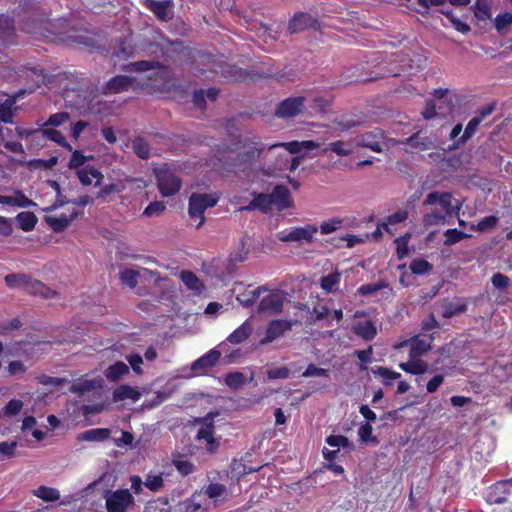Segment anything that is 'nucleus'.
<instances>
[{
	"mask_svg": "<svg viewBox=\"0 0 512 512\" xmlns=\"http://www.w3.org/2000/svg\"><path fill=\"white\" fill-rule=\"evenodd\" d=\"M131 71L135 72V76L119 75L112 78L106 85L109 93H121L129 88L144 89L150 85V81H157L162 75V67L155 62L139 61L129 64Z\"/></svg>",
	"mask_w": 512,
	"mask_h": 512,
	"instance_id": "f257e3e1",
	"label": "nucleus"
},
{
	"mask_svg": "<svg viewBox=\"0 0 512 512\" xmlns=\"http://www.w3.org/2000/svg\"><path fill=\"white\" fill-rule=\"evenodd\" d=\"M422 204L426 207L439 206L424 214L422 223L426 229L444 224L446 218L452 214V195L449 192H430Z\"/></svg>",
	"mask_w": 512,
	"mask_h": 512,
	"instance_id": "f03ea898",
	"label": "nucleus"
},
{
	"mask_svg": "<svg viewBox=\"0 0 512 512\" xmlns=\"http://www.w3.org/2000/svg\"><path fill=\"white\" fill-rule=\"evenodd\" d=\"M158 189L163 197H170L179 192L182 181L176 172L167 165L154 169Z\"/></svg>",
	"mask_w": 512,
	"mask_h": 512,
	"instance_id": "7ed1b4c3",
	"label": "nucleus"
},
{
	"mask_svg": "<svg viewBox=\"0 0 512 512\" xmlns=\"http://www.w3.org/2000/svg\"><path fill=\"white\" fill-rule=\"evenodd\" d=\"M219 198L216 194L192 193L189 198V216L198 221L197 227H200L205 220L204 212L206 209L214 207Z\"/></svg>",
	"mask_w": 512,
	"mask_h": 512,
	"instance_id": "20e7f679",
	"label": "nucleus"
},
{
	"mask_svg": "<svg viewBox=\"0 0 512 512\" xmlns=\"http://www.w3.org/2000/svg\"><path fill=\"white\" fill-rule=\"evenodd\" d=\"M107 512H128L135 504L128 489L106 490L103 495Z\"/></svg>",
	"mask_w": 512,
	"mask_h": 512,
	"instance_id": "39448f33",
	"label": "nucleus"
},
{
	"mask_svg": "<svg viewBox=\"0 0 512 512\" xmlns=\"http://www.w3.org/2000/svg\"><path fill=\"white\" fill-rule=\"evenodd\" d=\"M68 119L69 114L66 112L53 114L43 124L41 132L46 138L56 142L58 145L68 149L69 151H72L71 145L66 141L62 133L56 129V127L65 123L66 121H68Z\"/></svg>",
	"mask_w": 512,
	"mask_h": 512,
	"instance_id": "423d86ee",
	"label": "nucleus"
},
{
	"mask_svg": "<svg viewBox=\"0 0 512 512\" xmlns=\"http://www.w3.org/2000/svg\"><path fill=\"white\" fill-rule=\"evenodd\" d=\"M9 287H23L28 293L41 295L45 298L52 297L55 292L37 280H28L25 275L10 274L5 277Z\"/></svg>",
	"mask_w": 512,
	"mask_h": 512,
	"instance_id": "0eeeda50",
	"label": "nucleus"
},
{
	"mask_svg": "<svg viewBox=\"0 0 512 512\" xmlns=\"http://www.w3.org/2000/svg\"><path fill=\"white\" fill-rule=\"evenodd\" d=\"M268 148L265 144L261 143L256 138L253 139L250 143L245 144L243 152L240 154L238 158V162L236 166L240 171L246 174L247 177H250L248 173V169L252 167L255 161L260 157L261 153Z\"/></svg>",
	"mask_w": 512,
	"mask_h": 512,
	"instance_id": "6e6552de",
	"label": "nucleus"
},
{
	"mask_svg": "<svg viewBox=\"0 0 512 512\" xmlns=\"http://www.w3.org/2000/svg\"><path fill=\"white\" fill-rule=\"evenodd\" d=\"M317 231L318 228L315 225H306L281 231L277 233V238L282 242L311 243Z\"/></svg>",
	"mask_w": 512,
	"mask_h": 512,
	"instance_id": "1a4fd4ad",
	"label": "nucleus"
},
{
	"mask_svg": "<svg viewBox=\"0 0 512 512\" xmlns=\"http://www.w3.org/2000/svg\"><path fill=\"white\" fill-rule=\"evenodd\" d=\"M226 342H222L217 348L211 349L209 352L195 360L191 365V371L194 375H201L212 368L220 359L222 352H225Z\"/></svg>",
	"mask_w": 512,
	"mask_h": 512,
	"instance_id": "9d476101",
	"label": "nucleus"
},
{
	"mask_svg": "<svg viewBox=\"0 0 512 512\" xmlns=\"http://www.w3.org/2000/svg\"><path fill=\"white\" fill-rule=\"evenodd\" d=\"M286 294L275 290L264 295L258 305V311L269 315H275L282 312Z\"/></svg>",
	"mask_w": 512,
	"mask_h": 512,
	"instance_id": "9b49d317",
	"label": "nucleus"
},
{
	"mask_svg": "<svg viewBox=\"0 0 512 512\" xmlns=\"http://www.w3.org/2000/svg\"><path fill=\"white\" fill-rule=\"evenodd\" d=\"M297 323H298L297 320H286V319L272 320L268 324L265 337L260 340V344L266 345L268 343L273 342L277 338L284 335V333L291 330V328Z\"/></svg>",
	"mask_w": 512,
	"mask_h": 512,
	"instance_id": "f8f14e48",
	"label": "nucleus"
},
{
	"mask_svg": "<svg viewBox=\"0 0 512 512\" xmlns=\"http://www.w3.org/2000/svg\"><path fill=\"white\" fill-rule=\"evenodd\" d=\"M355 146L369 148L374 152H381L383 150L384 134L381 130H374L367 132L353 139Z\"/></svg>",
	"mask_w": 512,
	"mask_h": 512,
	"instance_id": "ddd939ff",
	"label": "nucleus"
},
{
	"mask_svg": "<svg viewBox=\"0 0 512 512\" xmlns=\"http://www.w3.org/2000/svg\"><path fill=\"white\" fill-rule=\"evenodd\" d=\"M304 97H292L281 102L278 106L276 114L279 117H294L304 112L306 109Z\"/></svg>",
	"mask_w": 512,
	"mask_h": 512,
	"instance_id": "4468645a",
	"label": "nucleus"
},
{
	"mask_svg": "<svg viewBox=\"0 0 512 512\" xmlns=\"http://www.w3.org/2000/svg\"><path fill=\"white\" fill-rule=\"evenodd\" d=\"M136 185L137 189L139 190H142L144 189L147 184L144 180L142 179H132V178H127L125 179L124 181H121L120 183H117V184H110V185H106L104 186L97 194V198H100V199H107L112 193H121L122 191H124L128 186L130 185Z\"/></svg>",
	"mask_w": 512,
	"mask_h": 512,
	"instance_id": "2eb2a0df",
	"label": "nucleus"
},
{
	"mask_svg": "<svg viewBox=\"0 0 512 512\" xmlns=\"http://www.w3.org/2000/svg\"><path fill=\"white\" fill-rule=\"evenodd\" d=\"M512 488V478L500 480L490 487L488 501L493 504H502L507 501L510 489Z\"/></svg>",
	"mask_w": 512,
	"mask_h": 512,
	"instance_id": "dca6fc26",
	"label": "nucleus"
},
{
	"mask_svg": "<svg viewBox=\"0 0 512 512\" xmlns=\"http://www.w3.org/2000/svg\"><path fill=\"white\" fill-rule=\"evenodd\" d=\"M76 174L80 183L84 186H99L104 179L102 172L91 165L79 168Z\"/></svg>",
	"mask_w": 512,
	"mask_h": 512,
	"instance_id": "f3484780",
	"label": "nucleus"
},
{
	"mask_svg": "<svg viewBox=\"0 0 512 512\" xmlns=\"http://www.w3.org/2000/svg\"><path fill=\"white\" fill-rule=\"evenodd\" d=\"M216 416L218 412H210L204 418L196 419L197 423H201V428L196 435L198 440H205L208 444L214 443L212 422Z\"/></svg>",
	"mask_w": 512,
	"mask_h": 512,
	"instance_id": "a211bd4d",
	"label": "nucleus"
},
{
	"mask_svg": "<svg viewBox=\"0 0 512 512\" xmlns=\"http://www.w3.org/2000/svg\"><path fill=\"white\" fill-rule=\"evenodd\" d=\"M283 147L285 148L289 153L296 154L300 152L302 149H316L319 147V143L314 142L312 140H306V141H291L288 143H277L272 144L268 146V150H274L276 148Z\"/></svg>",
	"mask_w": 512,
	"mask_h": 512,
	"instance_id": "6ab92c4d",
	"label": "nucleus"
},
{
	"mask_svg": "<svg viewBox=\"0 0 512 512\" xmlns=\"http://www.w3.org/2000/svg\"><path fill=\"white\" fill-rule=\"evenodd\" d=\"M76 216V211H73L70 215L62 213L60 215L46 216L45 222L55 232H61L70 225V223Z\"/></svg>",
	"mask_w": 512,
	"mask_h": 512,
	"instance_id": "aec40b11",
	"label": "nucleus"
},
{
	"mask_svg": "<svg viewBox=\"0 0 512 512\" xmlns=\"http://www.w3.org/2000/svg\"><path fill=\"white\" fill-rule=\"evenodd\" d=\"M22 430L27 434H31L37 441H41L50 436V430L45 427L40 429L37 427V421L33 416H27L23 419Z\"/></svg>",
	"mask_w": 512,
	"mask_h": 512,
	"instance_id": "412c9836",
	"label": "nucleus"
},
{
	"mask_svg": "<svg viewBox=\"0 0 512 512\" xmlns=\"http://www.w3.org/2000/svg\"><path fill=\"white\" fill-rule=\"evenodd\" d=\"M431 341L432 339L430 337H414L409 339V358H420L422 355L427 353L431 348Z\"/></svg>",
	"mask_w": 512,
	"mask_h": 512,
	"instance_id": "4be33fe9",
	"label": "nucleus"
},
{
	"mask_svg": "<svg viewBox=\"0 0 512 512\" xmlns=\"http://www.w3.org/2000/svg\"><path fill=\"white\" fill-rule=\"evenodd\" d=\"M315 23L314 18L304 12L296 13L289 22V30L292 33L303 31L309 27H312Z\"/></svg>",
	"mask_w": 512,
	"mask_h": 512,
	"instance_id": "5701e85b",
	"label": "nucleus"
},
{
	"mask_svg": "<svg viewBox=\"0 0 512 512\" xmlns=\"http://www.w3.org/2000/svg\"><path fill=\"white\" fill-rule=\"evenodd\" d=\"M141 393L140 391L129 385H121L117 387L113 392V400L115 402L131 400L132 402H136L140 399Z\"/></svg>",
	"mask_w": 512,
	"mask_h": 512,
	"instance_id": "b1692460",
	"label": "nucleus"
},
{
	"mask_svg": "<svg viewBox=\"0 0 512 512\" xmlns=\"http://www.w3.org/2000/svg\"><path fill=\"white\" fill-rule=\"evenodd\" d=\"M172 464L182 476H188L194 472V464L186 454L173 453Z\"/></svg>",
	"mask_w": 512,
	"mask_h": 512,
	"instance_id": "393cba45",
	"label": "nucleus"
},
{
	"mask_svg": "<svg viewBox=\"0 0 512 512\" xmlns=\"http://www.w3.org/2000/svg\"><path fill=\"white\" fill-rule=\"evenodd\" d=\"M428 363L421 360L420 358L414 357L409 358L408 362H402L399 364V368L406 373L413 375H421L428 371Z\"/></svg>",
	"mask_w": 512,
	"mask_h": 512,
	"instance_id": "a878e982",
	"label": "nucleus"
},
{
	"mask_svg": "<svg viewBox=\"0 0 512 512\" xmlns=\"http://www.w3.org/2000/svg\"><path fill=\"white\" fill-rule=\"evenodd\" d=\"M253 325L249 320H246L235 331H233L226 339V343L240 344L244 342L252 333Z\"/></svg>",
	"mask_w": 512,
	"mask_h": 512,
	"instance_id": "bb28decb",
	"label": "nucleus"
},
{
	"mask_svg": "<svg viewBox=\"0 0 512 512\" xmlns=\"http://www.w3.org/2000/svg\"><path fill=\"white\" fill-rule=\"evenodd\" d=\"M102 385L101 379H81L72 384L70 391L80 396L100 388Z\"/></svg>",
	"mask_w": 512,
	"mask_h": 512,
	"instance_id": "cd10ccee",
	"label": "nucleus"
},
{
	"mask_svg": "<svg viewBox=\"0 0 512 512\" xmlns=\"http://www.w3.org/2000/svg\"><path fill=\"white\" fill-rule=\"evenodd\" d=\"M273 205L279 210H283L290 206V195L287 187L279 185L274 188L271 193Z\"/></svg>",
	"mask_w": 512,
	"mask_h": 512,
	"instance_id": "c85d7f7f",
	"label": "nucleus"
},
{
	"mask_svg": "<svg viewBox=\"0 0 512 512\" xmlns=\"http://www.w3.org/2000/svg\"><path fill=\"white\" fill-rule=\"evenodd\" d=\"M355 148V144L353 139L348 142H344L341 140L330 143L323 149V152L332 151L338 156H348L353 153Z\"/></svg>",
	"mask_w": 512,
	"mask_h": 512,
	"instance_id": "c756f323",
	"label": "nucleus"
},
{
	"mask_svg": "<svg viewBox=\"0 0 512 512\" xmlns=\"http://www.w3.org/2000/svg\"><path fill=\"white\" fill-rule=\"evenodd\" d=\"M148 8L161 20H167L171 17V5L168 1H147Z\"/></svg>",
	"mask_w": 512,
	"mask_h": 512,
	"instance_id": "7c9ffc66",
	"label": "nucleus"
},
{
	"mask_svg": "<svg viewBox=\"0 0 512 512\" xmlns=\"http://www.w3.org/2000/svg\"><path fill=\"white\" fill-rule=\"evenodd\" d=\"M273 205L271 194H258L244 210L260 209L264 212L268 211Z\"/></svg>",
	"mask_w": 512,
	"mask_h": 512,
	"instance_id": "2f4dec72",
	"label": "nucleus"
},
{
	"mask_svg": "<svg viewBox=\"0 0 512 512\" xmlns=\"http://www.w3.org/2000/svg\"><path fill=\"white\" fill-rule=\"evenodd\" d=\"M341 274L334 272L323 276L320 280L321 288L327 293H334L338 290L340 284Z\"/></svg>",
	"mask_w": 512,
	"mask_h": 512,
	"instance_id": "473e14b6",
	"label": "nucleus"
},
{
	"mask_svg": "<svg viewBox=\"0 0 512 512\" xmlns=\"http://www.w3.org/2000/svg\"><path fill=\"white\" fill-rule=\"evenodd\" d=\"M110 430L106 428H95L79 434L78 439L85 441H101L108 438Z\"/></svg>",
	"mask_w": 512,
	"mask_h": 512,
	"instance_id": "72a5a7b5",
	"label": "nucleus"
},
{
	"mask_svg": "<svg viewBox=\"0 0 512 512\" xmlns=\"http://www.w3.org/2000/svg\"><path fill=\"white\" fill-rule=\"evenodd\" d=\"M129 373V367L123 362H116L106 369L105 375L110 381H117Z\"/></svg>",
	"mask_w": 512,
	"mask_h": 512,
	"instance_id": "f704fd0d",
	"label": "nucleus"
},
{
	"mask_svg": "<svg viewBox=\"0 0 512 512\" xmlns=\"http://www.w3.org/2000/svg\"><path fill=\"white\" fill-rule=\"evenodd\" d=\"M340 451L341 450H323V457L327 461V463L324 464V466L335 474L344 473V468L341 465L335 463L337 454Z\"/></svg>",
	"mask_w": 512,
	"mask_h": 512,
	"instance_id": "c9c22d12",
	"label": "nucleus"
},
{
	"mask_svg": "<svg viewBox=\"0 0 512 512\" xmlns=\"http://www.w3.org/2000/svg\"><path fill=\"white\" fill-rule=\"evenodd\" d=\"M33 494L46 502H54L60 498V493L57 489L44 485H41L36 490H34Z\"/></svg>",
	"mask_w": 512,
	"mask_h": 512,
	"instance_id": "e433bc0d",
	"label": "nucleus"
},
{
	"mask_svg": "<svg viewBox=\"0 0 512 512\" xmlns=\"http://www.w3.org/2000/svg\"><path fill=\"white\" fill-rule=\"evenodd\" d=\"M16 221L23 231H31L37 223V217L32 212H21L17 215Z\"/></svg>",
	"mask_w": 512,
	"mask_h": 512,
	"instance_id": "4c0bfd02",
	"label": "nucleus"
},
{
	"mask_svg": "<svg viewBox=\"0 0 512 512\" xmlns=\"http://www.w3.org/2000/svg\"><path fill=\"white\" fill-rule=\"evenodd\" d=\"M16 103V98H7L0 104V122L12 123L13 121V107Z\"/></svg>",
	"mask_w": 512,
	"mask_h": 512,
	"instance_id": "58836bf2",
	"label": "nucleus"
},
{
	"mask_svg": "<svg viewBox=\"0 0 512 512\" xmlns=\"http://www.w3.org/2000/svg\"><path fill=\"white\" fill-rule=\"evenodd\" d=\"M354 330L357 335L365 340H372L377 334L376 327L371 321L357 324Z\"/></svg>",
	"mask_w": 512,
	"mask_h": 512,
	"instance_id": "ea45409f",
	"label": "nucleus"
},
{
	"mask_svg": "<svg viewBox=\"0 0 512 512\" xmlns=\"http://www.w3.org/2000/svg\"><path fill=\"white\" fill-rule=\"evenodd\" d=\"M372 373L381 378L384 385H390L392 381L397 380L401 377V374L394 372L385 367H376L372 369Z\"/></svg>",
	"mask_w": 512,
	"mask_h": 512,
	"instance_id": "a19ab883",
	"label": "nucleus"
},
{
	"mask_svg": "<svg viewBox=\"0 0 512 512\" xmlns=\"http://www.w3.org/2000/svg\"><path fill=\"white\" fill-rule=\"evenodd\" d=\"M180 278L189 290H192L195 293L201 292L202 284L194 273L190 271H182L180 273Z\"/></svg>",
	"mask_w": 512,
	"mask_h": 512,
	"instance_id": "79ce46f5",
	"label": "nucleus"
},
{
	"mask_svg": "<svg viewBox=\"0 0 512 512\" xmlns=\"http://www.w3.org/2000/svg\"><path fill=\"white\" fill-rule=\"evenodd\" d=\"M382 289H387L386 291V294L387 296L391 295L392 294V289L389 287V285L381 280V281H378L377 283H373V284H365V285H362L359 289H358V293L361 294V295H372L374 294L375 292L379 291V290H382Z\"/></svg>",
	"mask_w": 512,
	"mask_h": 512,
	"instance_id": "37998d69",
	"label": "nucleus"
},
{
	"mask_svg": "<svg viewBox=\"0 0 512 512\" xmlns=\"http://www.w3.org/2000/svg\"><path fill=\"white\" fill-rule=\"evenodd\" d=\"M120 279L127 286L134 288L140 281V268L123 270L120 273Z\"/></svg>",
	"mask_w": 512,
	"mask_h": 512,
	"instance_id": "c03bdc74",
	"label": "nucleus"
},
{
	"mask_svg": "<svg viewBox=\"0 0 512 512\" xmlns=\"http://www.w3.org/2000/svg\"><path fill=\"white\" fill-rule=\"evenodd\" d=\"M224 381L229 388L237 390L245 384L246 377L244 373L236 371L227 374Z\"/></svg>",
	"mask_w": 512,
	"mask_h": 512,
	"instance_id": "a18cd8bd",
	"label": "nucleus"
},
{
	"mask_svg": "<svg viewBox=\"0 0 512 512\" xmlns=\"http://www.w3.org/2000/svg\"><path fill=\"white\" fill-rule=\"evenodd\" d=\"M164 485V480L161 473H148L146 475L144 486L150 491L156 492L159 491Z\"/></svg>",
	"mask_w": 512,
	"mask_h": 512,
	"instance_id": "49530a36",
	"label": "nucleus"
},
{
	"mask_svg": "<svg viewBox=\"0 0 512 512\" xmlns=\"http://www.w3.org/2000/svg\"><path fill=\"white\" fill-rule=\"evenodd\" d=\"M482 122V118L473 117L467 124L463 135L457 140L456 145L465 143L477 130L479 124Z\"/></svg>",
	"mask_w": 512,
	"mask_h": 512,
	"instance_id": "de8ad7c7",
	"label": "nucleus"
},
{
	"mask_svg": "<svg viewBox=\"0 0 512 512\" xmlns=\"http://www.w3.org/2000/svg\"><path fill=\"white\" fill-rule=\"evenodd\" d=\"M440 12L445 15L451 22V24L453 25V27L461 32V33H467L470 31V27L467 23L461 21L459 18H457L456 16H454L453 12L450 11V10H447L445 8H441L440 9Z\"/></svg>",
	"mask_w": 512,
	"mask_h": 512,
	"instance_id": "09e8293b",
	"label": "nucleus"
},
{
	"mask_svg": "<svg viewBox=\"0 0 512 512\" xmlns=\"http://www.w3.org/2000/svg\"><path fill=\"white\" fill-rule=\"evenodd\" d=\"M132 148L135 154L142 159H147L151 155L148 143L142 138L135 139L132 143Z\"/></svg>",
	"mask_w": 512,
	"mask_h": 512,
	"instance_id": "8fccbe9b",
	"label": "nucleus"
},
{
	"mask_svg": "<svg viewBox=\"0 0 512 512\" xmlns=\"http://www.w3.org/2000/svg\"><path fill=\"white\" fill-rule=\"evenodd\" d=\"M23 408V402L21 400L12 399L2 409L0 415L5 417H12L17 415Z\"/></svg>",
	"mask_w": 512,
	"mask_h": 512,
	"instance_id": "3c124183",
	"label": "nucleus"
},
{
	"mask_svg": "<svg viewBox=\"0 0 512 512\" xmlns=\"http://www.w3.org/2000/svg\"><path fill=\"white\" fill-rule=\"evenodd\" d=\"M248 254L247 243L242 239L238 247L230 254L229 259L233 263L243 262Z\"/></svg>",
	"mask_w": 512,
	"mask_h": 512,
	"instance_id": "603ef678",
	"label": "nucleus"
},
{
	"mask_svg": "<svg viewBox=\"0 0 512 512\" xmlns=\"http://www.w3.org/2000/svg\"><path fill=\"white\" fill-rule=\"evenodd\" d=\"M445 241L444 245L451 246L455 243H458L459 241L463 240L464 238L469 237L466 233L459 231L457 229H448L444 232Z\"/></svg>",
	"mask_w": 512,
	"mask_h": 512,
	"instance_id": "864d4df0",
	"label": "nucleus"
},
{
	"mask_svg": "<svg viewBox=\"0 0 512 512\" xmlns=\"http://www.w3.org/2000/svg\"><path fill=\"white\" fill-rule=\"evenodd\" d=\"M12 206L29 208L36 206V203L27 198L22 192L15 191L12 195Z\"/></svg>",
	"mask_w": 512,
	"mask_h": 512,
	"instance_id": "5fc2aeb1",
	"label": "nucleus"
},
{
	"mask_svg": "<svg viewBox=\"0 0 512 512\" xmlns=\"http://www.w3.org/2000/svg\"><path fill=\"white\" fill-rule=\"evenodd\" d=\"M431 269H432V265L428 261L423 260V259L414 260L410 264V270L412 271V273L418 274V275L426 274L429 271H431Z\"/></svg>",
	"mask_w": 512,
	"mask_h": 512,
	"instance_id": "6e6d98bb",
	"label": "nucleus"
},
{
	"mask_svg": "<svg viewBox=\"0 0 512 512\" xmlns=\"http://www.w3.org/2000/svg\"><path fill=\"white\" fill-rule=\"evenodd\" d=\"M166 209V205L162 201L151 202L144 210L143 214L147 217L161 215Z\"/></svg>",
	"mask_w": 512,
	"mask_h": 512,
	"instance_id": "4d7b16f0",
	"label": "nucleus"
},
{
	"mask_svg": "<svg viewBox=\"0 0 512 512\" xmlns=\"http://www.w3.org/2000/svg\"><path fill=\"white\" fill-rule=\"evenodd\" d=\"M495 28L498 32H502L512 24V13L505 12L499 14L494 21Z\"/></svg>",
	"mask_w": 512,
	"mask_h": 512,
	"instance_id": "13d9d810",
	"label": "nucleus"
},
{
	"mask_svg": "<svg viewBox=\"0 0 512 512\" xmlns=\"http://www.w3.org/2000/svg\"><path fill=\"white\" fill-rule=\"evenodd\" d=\"M226 492V486L220 483H211L205 488V494L210 499H217Z\"/></svg>",
	"mask_w": 512,
	"mask_h": 512,
	"instance_id": "bf43d9fd",
	"label": "nucleus"
},
{
	"mask_svg": "<svg viewBox=\"0 0 512 512\" xmlns=\"http://www.w3.org/2000/svg\"><path fill=\"white\" fill-rule=\"evenodd\" d=\"M411 235L409 233L396 239V252L399 259L404 258L408 254V242Z\"/></svg>",
	"mask_w": 512,
	"mask_h": 512,
	"instance_id": "052dcab7",
	"label": "nucleus"
},
{
	"mask_svg": "<svg viewBox=\"0 0 512 512\" xmlns=\"http://www.w3.org/2000/svg\"><path fill=\"white\" fill-rule=\"evenodd\" d=\"M408 217V212L405 210L397 211L387 217L386 222L383 224V228L388 231L389 225H395L404 222Z\"/></svg>",
	"mask_w": 512,
	"mask_h": 512,
	"instance_id": "680f3d73",
	"label": "nucleus"
},
{
	"mask_svg": "<svg viewBox=\"0 0 512 512\" xmlns=\"http://www.w3.org/2000/svg\"><path fill=\"white\" fill-rule=\"evenodd\" d=\"M343 221L339 218H333L325 221L320 226V232L322 234H330L341 227Z\"/></svg>",
	"mask_w": 512,
	"mask_h": 512,
	"instance_id": "e2e57ef3",
	"label": "nucleus"
},
{
	"mask_svg": "<svg viewBox=\"0 0 512 512\" xmlns=\"http://www.w3.org/2000/svg\"><path fill=\"white\" fill-rule=\"evenodd\" d=\"M303 377H328L329 371L323 368H319L314 364L308 365L306 370L302 374Z\"/></svg>",
	"mask_w": 512,
	"mask_h": 512,
	"instance_id": "0e129e2a",
	"label": "nucleus"
},
{
	"mask_svg": "<svg viewBox=\"0 0 512 512\" xmlns=\"http://www.w3.org/2000/svg\"><path fill=\"white\" fill-rule=\"evenodd\" d=\"M160 275L146 268H140V281H145L147 283L157 284L160 281Z\"/></svg>",
	"mask_w": 512,
	"mask_h": 512,
	"instance_id": "69168bd1",
	"label": "nucleus"
},
{
	"mask_svg": "<svg viewBox=\"0 0 512 512\" xmlns=\"http://www.w3.org/2000/svg\"><path fill=\"white\" fill-rule=\"evenodd\" d=\"M326 442L328 445L338 448H346L349 445L348 438L343 435H330Z\"/></svg>",
	"mask_w": 512,
	"mask_h": 512,
	"instance_id": "338daca9",
	"label": "nucleus"
},
{
	"mask_svg": "<svg viewBox=\"0 0 512 512\" xmlns=\"http://www.w3.org/2000/svg\"><path fill=\"white\" fill-rule=\"evenodd\" d=\"M464 309H465L464 304L449 302L444 306L442 314L445 318H450L453 315L463 311Z\"/></svg>",
	"mask_w": 512,
	"mask_h": 512,
	"instance_id": "774afa93",
	"label": "nucleus"
}]
</instances>
